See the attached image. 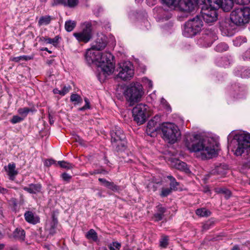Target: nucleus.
<instances>
[{"mask_svg":"<svg viewBox=\"0 0 250 250\" xmlns=\"http://www.w3.org/2000/svg\"><path fill=\"white\" fill-rule=\"evenodd\" d=\"M250 75V72L249 70H246L244 71L242 74V77L243 78H247L249 77Z\"/></svg>","mask_w":250,"mask_h":250,"instance_id":"obj_56","label":"nucleus"},{"mask_svg":"<svg viewBox=\"0 0 250 250\" xmlns=\"http://www.w3.org/2000/svg\"><path fill=\"white\" fill-rule=\"evenodd\" d=\"M168 244V237L167 236H162L160 240V247L163 248H166Z\"/></svg>","mask_w":250,"mask_h":250,"instance_id":"obj_36","label":"nucleus"},{"mask_svg":"<svg viewBox=\"0 0 250 250\" xmlns=\"http://www.w3.org/2000/svg\"><path fill=\"white\" fill-rule=\"evenodd\" d=\"M196 3L192 0H179V8L181 11L191 13L195 10Z\"/></svg>","mask_w":250,"mask_h":250,"instance_id":"obj_13","label":"nucleus"},{"mask_svg":"<svg viewBox=\"0 0 250 250\" xmlns=\"http://www.w3.org/2000/svg\"><path fill=\"white\" fill-rule=\"evenodd\" d=\"M214 224V222L211 221L210 220H208L204 224L203 228L204 229H209L210 226Z\"/></svg>","mask_w":250,"mask_h":250,"instance_id":"obj_44","label":"nucleus"},{"mask_svg":"<svg viewBox=\"0 0 250 250\" xmlns=\"http://www.w3.org/2000/svg\"><path fill=\"white\" fill-rule=\"evenodd\" d=\"M70 101L72 102H75V104L81 103L83 101L81 97L76 94H73L70 96Z\"/></svg>","mask_w":250,"mask_h":250,"instance_id":"obj_35","label":"nucleus"},{"mask_svg":"<svg viewBox=\"0 0 250 250\" xmlns=\"http://www.w3.org/2000/svg\"><path fill=\"white\" fill-rule=\"evenodd\" d=\"M85 101L86 102V104L85 105H84L83 107H81L80 109L81 110H83L90 108V105L88 102H87V99H85Z\"/></svg>","mask_w":250,"mask_h":250,"instance_id":"obj_55","label":"nucleus"},{"mask_svg":"<svg viewBox=\"0 0 250 250\" xmlns=\"http://www.w3.org/2000/svg\"><path fill=\"white\" fill-rule=\"evenodd\" d=\"M73 36L79 42L86 43L92 38V25L90 23L85 24V27L82 31L78 33H74Z\"/></svg>","mask_w":250,"mask_h":250,"instance_id":"obj_11","label":"nucleus"},{"mask_svg":"<svg viewBox=\"0 0 250 250\" xmlns=\"http://www.w3.org/2000/svg\"><path fill=\"white\" fill-rule=\"evenodd\" d=\"M16 166L14 164H9L8 165V174L10 177V179L13 180V177L18 173L17 171L15 170Z\"/></svg>","mask_w":250,"mask_h":250,"instance_id":"obj_25","label":"nucleus"},{"mask_svg":"<svg viewBox=\"0 0 250 250\" xmlns=\"http://www.w3.org/2000/svg\"><path fill=\"white\" fill-rule=\"evenodd\" d=\"M142 85L138 83L131 84L126 89L125 96L129 103V106H133L135 104L140 101L144 94Z\"/></svg>","mask_w":250,"mask_h":250,"instance_id":"obj_7","label":"nucleus"},{"mask_svg":"<svg viewBox=\"0 0 250 250\" xmlns=\"http://www.w3.org/2000/svg\"><path fill=\"white\" fill-rule=\"evenodd\" d=\"M132 112L134 120L137 124L142 125L146 120L147 106L145 104H138L133 108Z\"/></svg>","mask_w":250,"mask_h":250,"instance_id":"obj_8","label":"nucleus"},{"mask_svg":"<svg viewBox=\"0 0 250 250\" xmlns=\"http://www.w3.org/2000/svg\"><path fill=\"white\" fill-rule=\"evenodd\" d=\"M53 18L50 16H45L41 17L38 21L39 25H47L50 23Z\"/></svg>","mask_w":250,"mask_h":250,"instance_id":"obj_26","label":"nucleus"},{"mask_svg":"<svg viewBox=\"0 0 250 250\" xmlns=\"http://www.w3.org/2000/svg\"><path fill=\"white\" fill-rule=\"evenodd\" d=\"M71 89V87L70 85L64 86L62 90H61V92H60V95L62 96H64L66 93H67L69 90Z\"/></svg>","mask_w":250,"mask_h":250,"instance_id":"obj_45","label":"nucleus"},{"mask_svg":"<svg viewBox=\"0 0 250 250\" xmlns=\"http://www.w3.org/2000/svg\"><path fill=\"white\" fill-rule=\"evenodd\" d=\"M230 146L236 156H241L246 151L250 152V134L242 132L236 134L230 143Z\"/></svg>","mask_w":250,"mask_h":250,"instance_id":"obj_3","label":"nucleus"},{"mask_svg":"<svg viewBox=\"0 0 250 250\" xmlns=\"http://www.w3.org/2000/svg\"><path fill=\"white\" fill-rule=\"evenodd\" d=\"M109 250H119L121 248V243L118 242H113L108 245Z\"/></svg>","mask_w":250,"mask_h":250,"instance_id":"obj_37","label":"nucleus"},{"mask_svg":"<svg viewBox=\"0 0 250 250\" xmlns=\"http://www.w3.org/2000/svg\"><path fill=\"white\" fill-rule=\"evenodd\" d=\"M198 134H192L186 135L185 145L190 152H201L202 159H210L218 154L219 144L213 139L208 140L200 139Z\"/></svg>","mask_w":250,"mask_h":250,"instance_id":"obj_1","label":"nucleus"},{"mask_svg":"<svg viewBox=\"0 0 250 250\" xmlns=\"http://www.w3.org/2000/svg\"><path fill=\"white\" fill-rule=\"evenodd\" d=\"M25 219H37L35 217V213L32 211H27L24 213Z\"/></svg>","mask_w":250,"mask_h":250,"instance_id":"obj_40","label":"nucleus"},{"mask_svg":"<svg viewBox=\"0 0 250 250\" xmlns=\"http://www.w3.org/2000/svg\"><path fill=\"white\" fill-rule=\"evenodd\" d=\"M113 58V56L106 51L102 52L98 50H87L85 54L87 61L89 63L95 62L101 67L99 75L100 77L103 76L104 79L114 71Z\"/></svg>","mask_w":250,"mask_h":250,"instance_id":"obj_2","label":"nucleus"},{"mask_svg":"<svg viewBox=\"0 0 250 250\" xmlns=\"http://www.w3.org/2000/svg\"><path fill=\"white\" fill-rule=\"evenodd\" d=\"M101 173L107 174V172L104 169H102V170L97 169V170H95L93 171L90 172V174H91V175H94V174H101Z\"/></svg>","mask_w":250,"mask_h":250,"instance_id":"obj_50","label":"nucleus"},{"mask_svg":"<svg viewBox=\"0 0 250 250\" xmlns=\"http://www.w3.org/2000/svg\"><path fill=\"white\" fill-rule=\"evenodd\" d=\"M229 48L228 45L224 42L219 43L215 47V50L217 52H223L226 51Z\"/></svg>","mask_w":250,"mask_h":250,"instance_id":"obj_33","label":"nucleus"},{"mask_svg":"<svg viewBox=\"0 0 250 250\" xmlns=\"http://www.w3.org/2000/svg\"><path fill=\"white\" fill-rule=\"evenodd\" d=\"M58 164L61 167L63 168L69 169L74 167V165L73 164L64 161H58Z\"/></svg>","mask_w":250,"mask_h":250,"instance_id":"obj_31","label":"nucleus"},{"mask_svg":"<svg viewBox=\"0 0 250 250\" xmlns=\"http://www.w3.org/2000/svg\"><path fill=\"white\" fill-rule=\"evenodd\" d=\"M231 250H240L238 245H235L231 249Z\"/></svg>","mask_w":250,"mask_h":250,"instance_id":"obj_62","label":"nucleus"},{"mask_svg":"<svg viewBox=\"0 0 250 250\" xmlns=\"http://www.w3.org/2000/svg\"><path fill=\"white\" fill-rule=\"evenodd\" d=\"M41 51H46V52H48L49 53L51 54L52 53V51L51 50H49L48 49L47 47H43L41 49Z\"/></svg>","mask_w":250,"mask_h":250,"instance_id":"obj_61","label":"nucleus"},{"mask_svg":"<svg viewBox=\"0 0 250 250\" xmlns=\"http://www.w3.org/2000/svg\"><path fill=\"white\" fill-rule=\"evenodd\" d=\"M219 192L225 194L226 198H228L231 195V192H230V190H229L227 189H226V188L220 189Z\"/></svg>","mask_w":250,"mask_h":250,"instance_id":"obj_49","label":"nucleus"},{"mask_svg":"<svg viewBox=\"0 0 250 250\" xmlns=\"http://www.w3.org/2000/svg\"><path fill=\"white\" fill-rule=\"evenodd\" d=\"M32 109L28 107L20 108L18 112L21 116L24 117H26L29 112L32 111Z\"/></svg>","mask_w":250,"mask_h":250,"instance_id":"obj_38","label":"nucleus"},{"mask_svg":"<svg viewBox=\"0 0 250 250\" xmlns=\"http://www.w3.org/2000/svg\"><path fill=\"white\" fill-rule=\"evenodd\" d=\"M202 20L203 19L207 23H212L216 21L218 19V12L216 9L207 7L205 9L202 8L201 11Z\"/></svg>","mask_w":250,"mask_h":250,"instance_id":"obj_10","label":"nucleus"},{"mask_svg":"<svg viewBox=\"0 0 250 250\" xmlns=\"http://www.w3.org/2000/svg\"><path fill=\"white\" fill-rule=\"evenodd\" d=\"M111 182H109L108 181L106 183V184L104 185V187L109 189L110 186V185L111 184Z\"/></svg>","mask_w":250,"mask_h":250,"instance_id":"obj_64","label":"nucleus"},{"mask_svg":"<svg viewBox=\"0 0 250 250\" xmlns=\"http://www.w3.org/2000/svg\"><path fill=\"white\" fill-rule=\"evenodd\" d=\"M99 181L101 182L103 186H104V185L106 184L108 181L104 178H99Z\"/></svg>","mask_w":250,"mask_h":250,"instance_id":"obj_58","label":"nucleus"},{"mask_svg":"<svg viewBox=\"0 0 250 250\" xmlns=\"http://www.w3.org/2000/svg\"><path fill=\"white\" fill-rule=\"evenodd\" d=\"M23 120V118H21L17 115H15V116H14L13 117V118H12V119L11 120V122L12 124H15L21 122Z\"/></svg>","mask_w":250,"mask_h":250,"instance_id":"obj_41","label":"nucleus"},{"mask_svg":"<svg viewBox=\"0 0 250 250\" xmlns=\"http://www.w3.org/2000/svg\"><path fill=\"white\" fill-rule=\"evenodd\" d=\"M42 189L40 184H31L28 187H23V189L30 194H37L40 192Z\"/></svg>","mask_w":250,"mask_h":250,"instance_id":"obj_19","label":"nucleus"},{"mask_svg":"<svg viewBox=\"0 0 250 250\" xmlns=\"http://www.w3.org/2000/svg\"><path fill=\"white\" fill-rule=\"evenodd\" d=\"M226 174V170L222 166H218L211 171L210 174L224 175Z\"/></svg>","mask_w":250,"mask_h":250,"instance_id":"obj_28","label":"nucleus"},{"mask_svg":"<svg viewBox=\"0 0 250 250\" xmlns=\"http://www.w3.org/2000/svg\"><path fill=\"white\" fill-rule=\"evenodd\" d=\"M175 167L177 169L184 171L186 173L190 172V170L188 167L187 165L183 162L177 160L175 163Z\"/></svg>","mask_w":250,"mask_h":250,"instance_id":"obj_22","label":"nucleus"},{"mask_svg":"<svg viewBox=\"0 0 250 250\" xmlns=\"http://www.w3.org/2000/svg\"><path fill=\"white\" fill-rule=\"evenodd\" d=\"M118 71V77L124 81L130 80L134 75V70L130 62L121 64Z\"/></svg>","mask_w":250,"mask_h":250,"instance_id":"obj_9","label":"nucleus"},{"mask_svg":"<svg viewBox=\"0 0 250 250\" xmlns=\"http://www.w3.org/2000/svg\"><path fill=\"white\" fill-rule=\"evenodd\" d=\"M203 22L200 15L188 20L184 24L183 35L187 38L192 37L200 32L203 26Z\"/></svg>","mask_w":250,"mask_h":250,"instance_id":"obj_5","label":"nucleus"},{"mask_svg":"<svg viewBox=\"0 0 250 250\" xmlns=\"http://www.w3.org/2000/svg\"><path fill=\"white\" fill-rule=\"evenodd\" d=\"M33 59V56L23 55L16 57H13L11 59V60L15 62H19L21 60L28 61Z\"/></svg>","mask_w":250,"mask_h":250,"instance_id":"obj_30","label":"nucleus"},{"mask_svg":"<svg viewBox=\"0 0 250 250\" xmlns=\"http://www.w3.org/2000/svg\"><path fill=\"white\" fill-rule=\"evenodd\" d=\"M29 223L35 225L40 222V220H26Z\"/></svg>","mask_w":250,"mask_h":250,"instance_id":"obj_57","label":"nucleus"},{"mask_svg":"<svg viewBox=\"0 0 250 250\" xmlns=\"http://www.w3.org/2000/svg\"><path fill=\"white\" fill-rule=\"evenodd\" d=\"M61 177L64 181H66L67 182H69L72 178L71 175H69L68 173L65 172L63 173L61 175Z\"/></svg>","mask_w":250,"mask_h":250,"instance_id":"obj_48","label":"nucleus"},{"mask_svg":"<svg viewBox=\"0 0 250 250\" xmlns=\"http://www.w3.org/2000/svg\"><path fill=\"white\" fill-rule=\"evenodd\" d=\"M66 0H53L51 2V6L53 7L59 5H63L65 7Z\"/></svg>","mask_w":250,"mask_h":250,"instance_id":"obj_39","label":"nucleus"},{"mask_svg":"<svg viewBox=\"0 0 250 250\" xmlns=\"http://www.w3.org/2000/svg\"><path fill=\"white\" fill-rule=\"evenodd\" d=\"M146 81L147 83L148 86L149 88H151L152 87V83L150 80L146 79Z\"/></svg>","mask_w":250,"mask_h":250,"instance_id":"obj_60","label":"nucleus"},{"mask_svg":"<svg viewBox=\"0 0 250 250\" xmlns=\"http://www.w3.org/2000/svg\"><path fill=\"white\" fill-rule=\"evenodd\" d=\"M79 2V0H66L65 7L75 8L78 5Z\"/></svg>","mask_w":250,"mask_h":250,"instance_id":"obj_32","label":"nucleus"},{"mask_svg":"<svg viewBox=\"0 0 250 250\" xmlns=\"http://www.w3.org/2000/svg\"><path fill=\"white\" fill-rule=\"evenodd\" d=\"M235 1L240 5H246L250 3V0H235Z\"/></svg>","mask_w":250,"mask_h":250,"instance_id":"obj_52","label":"nucleus"},{"mask_svg":"<svg viewBox=\"0 0 250 250\" xmlns=\"http://www.w3.org/2000/svg\"><path fill=\"white\" fill-rule=\"evenodd\" d=\"M53 164H56V161L52 159H46L44 163V166L47 167H50Z\"/></svg>","mask_w":250,"mask_h":250,"instance_id":"obj_46","label":"nucleus"},{"mask_svg":"<svg viewBox=\"0 0 250 250\" xmlns=\"http://www.w3.org/2000/svg\"><path fill=\"white\" fill-rule=\"evenodd\" d=\"M58 223L57 220H46L45 230L48 235H53L55 233Z\"/></svg>","mask_w":250,"mask_h":250,"instance_id":"obj_14","label":"nucleus"},{"mask_svg":"<svg viewBox=\"0 0 250 250\" xmlns=\"http://www.w3.org/2000/svg\"><path fill=\"white\" fill-rule=\"evenodd\" d=\"M115 142L111 141L113 147L117 151H124L126 148L127 142L125 138L120 139L119 140L115 141Z\"/></svg>","mask_w":250,"mask_h":250,"instance_id":"obj_16","label":"nucleus"},{"mask_svg":"<svg viewBox=\"0 0 250 250\" xmlns=\"http://www.w3.org/2000/svg\"><path fill=\"white\" fill-rule=\"evenodd\" d=\"M85 236L88 239H91L94 241H96L98 240L97 233L93 229H90Z\"/></svg>","mask_w":250,"mask_h":250,"instance_id":"obj_27","label":"nucleus"},{"mask_svg":"<svg viewBox=\"0 0 250 250\" xmlns=\"http://www.w3.org/2000/svg\"><path fill=\"white\" fill-rule=\"evenodd\" d=\"M244 60H250V49L247 50L243 55Z\"/></svg>","mask_w":250,"mask_h":250,"instance_id":"obj_53","label":"nucleus"},{"mask_svg":"<svg viewBox=\"0 0 250 250\" xmlns=\"http://www.w3.org/2000/svg\"><path fill=\"white\" fill-rule=\"evenodd\" d=\"M60 38L59 36H56L53 39L45 36L41 37L40 40L46 44H51L54 46H57L59 43V40Z\"/></svg>","mask_w":250,"mask_h":250,"instance_id":"obj_20","label":"nucleus"},{"mask_svg":"<svg viewBox=\"0 0 250 250\" xmlns=\"http://www.w3.org/2000/svg\"><path fill=\"white\" fill-rule=\"evenodd\" d=\"M75 140L76 142L79 143L81 145L83 146L84 145V141L79 136H76Z\"/></svg>","mask_w":250,"mask_h":250,"instance_id":"obj_54","label":"nucleus"},{"mask_svg":"<svg viewBox=\"0 0 250 250\" xmlns=\"http://www.w3.org/2000/svg\"><path fill=\"white\" fill-rule=\"evenodd\" d=\"M76 22L71 20L66 21L65 23V29L68 32H70L73 30L76 26Z\"/></svg>","mask_w":250,"mask_h":250,"instance_id":"obj_29","label":"nucleus"},{"mask_svg":"<svg viewBox=\"0 0 250 250\" xmlns=\"http://www.w3.org/2000/svg\"><path fill=\"white\" fill-rule=\"evenodd\" d=\"M156 124L153 120L149 121L147 125V129H149V131H152L154 130V127L155 126V124Z\"/></svg>","mask_w":250,"mask_h":250,"instance_id":"obj_43","label":"nucleus"},{"mask_svg":"<svg viewBox=\"0 0 250 250\" xmlns=\"http://www.w3.org/2000/svg\"><path fill=\"white\" fill-rule=\"evenodd\" d=\"M53 92L55 94H59L60 95V92H61V90H60L58 89H54L53 90Z\"/></svg>","mask_w":250,"mask_h":250,"instance_id":"obj_63","label":"nucleus"},{"mask_svg":"<svg viewBox=\"0 0 250 250\" xmlns=\"http://www.w3.org/2000/svg\"><path fill=\"white\" fill-rule=\"evenodd\" d=\"M7 192V190L2 187H0V193L4 194Z\"/></svg>","mask_w":250,"mask_h":250,"instance_id":"obj_59","label":"nucleus"},{"mask_svg":"<svg viewBox=\"0 0 250 250\" xmlns=\"http://www.w3.org/2000/svg\"><path fill=\"white\" fill-rule=\"evenodd\" d=\"M163 2L168 6H174L177 4V0H162Z\"/></svg>","mask_w":250,"mask_h":250,"instance_id":"obj_42","label":"nucleus"},{"mask_svg":"<svg viewBox=\"0 0 250 250\" xmlns=\"http://www.w3.org/2000/svg\"><path fill=\"white\" fill-rule=\"evenodd\" d=\"M172 190L170 188H162L160 195L162 197H167L172 193Z\"/></svg>","mask_w":250,"mask_h":250,"instance_id":"obj_34","label":"nucleus"},{"mask_svg":"<svg viewBox=\"0 0 250 250\" xmlns=\"http://www.w3.org/2000/svg\"><path fill=\"white\" fill-rule=\"evenodd\" d=\"M207 1L210 6L216 4L225 12L230 11L233 6V0H207Z\"/></svg>","mask_w":250,"mask_h":250,"instance_id":"obj_12","label":"nucleus"},{"mask_svg":"<svg viewBox=\"0 0 250 250\" xmlns=\"http://www.w3.org/2000/svg\"><path fill=\"white\" fill-rule=\"evenodd\" d=\"M157 212L155 214V216L158 219H162L164 217V214L167 212V208L160 204L156 207Z\"/></svg>","mask_w":250,"mask_h":250,"instance_id":"obj_23","label":"nucleus"},{"mask_svg":"<svg viewBox=\"0 0 250 250\" xmlns=\"http://www.w3.org/2000/svg\"><path fill=\"white\" fill-rule=\"evenodd\" d=\"M106 46V43L105 40H103L102 38H98L95 41L94 44L88 50H92L93 51L98 50L100 51V50L104 49Z\"/></svg>","mask_w":250,"mask_h":250,"instance_id":"obj_18","label":"nucleus"},{"mask_svg":"<svg viewBox=\"0 0 250 250\" xmlns=\"http://www.w3.org/2000/svg\"><path fill=\"white\" fill-rule=\"evenodd\" d=\"M196 213L199 217H208L211 214V212L206 208H198L196 210Z\"/></svg>","mask_w":250,"mask_h":250,"instance_id":"obj_21","label":"nucleus"},{"mask_svg":"<svg viewBox=\"0 0 250 250\" xmlns=\"http://www.w3.org/2000/svg\"><path fill=\"white\" fill-rule=\"evenodd\" d=\"M167 178L169 180V186L170 188L176 191L178 190V186H179V183L177 182L175 178L171 175L167 176Z\"/></svg>","mask_w":250,"mask_h":250,"instance_id":"obj_24","label":"nucleus"},{"mask_svg":"<svg viewBox=\"0 0 250 250\" xmlns=\"http://www.w3.org/2000/svg\"><path fill=\"white\" fill-rule=\"evenodd\" d=\"M231 21L237 25H243L250 21V8L243 7L234 9L230 14Z\"/></svg>","mask_w":250,"mask_h":250,"instance_id":"obj_6","label":"nucleus"},{"mask_svg":"<svg viewBox=\"0 0 250 250\" xmlns=\"http://www.w3.org/2000/svg\"><path fill=\"white\" fill-rule=\"evenodd\" d=\"M160 127L163 135L162 138L168 143L174 144L181 136L178 127L173 123H164Z\"/></svg>","mask_w":250,"mask_h":250,"instance_id":"obj_4","label":"nucleus"},{"mask_svg":"<svg viewBox=\"0 0 250 250\" xmlns=\"http://www.w3.org/2000/svg\"><path fill=\"white\" fill-rule=\"evenodd\" d=\"M110 185L109 189L113 191H118L120 190V187L115 185L113 182H111Z\"/></svg>","mask_w":250,"mask_h":250,"instance_id":"obj_47","label":"nucleus"},{"mask_svg":"<svg viewBox=\"0 0 250 250\" xmlns=\"http://www.w3.org/2000/svg\"><path fill=\"white\" fill-rule=\"evenodd\" d=\"M11 237L16 240L23 242L25 240V232L21 228H17L13 231Z\"/></svg>","mask_w":250,"mask_h":250,"instance_id":"obj_17","label":"nucleus"},{"mask_svg":"<svg viewBox=\"0 0 250 250\" xmlns=\"http://www.w3.org/2000/svg\"><path fill=\"white\" fill-rule=\"evenodd\" d=\"M194 3H196V7L197 5H202L203 4H208L207 0H194Z\"/></svg>","mask_w":250,"mask_h":250,"instance_id":"obj_51","label":"nucleus"},{"mask_svg":"<svg viewBox=\"0 0 250 250\" xmlns=\"http://www.w3.org/2000/svg\"><path fill=\"white\" fill-rule=\"evenodd\" d=\"M125 135L124 133L123 130L118 126H115L114 129L111 132V141L114 143L115 141L120 140V139L125 138Z\"/></svg>","mask_w":250,"mask_h":250,"instance_id":"obj_15","label":"nucleus"}]
</instances>
